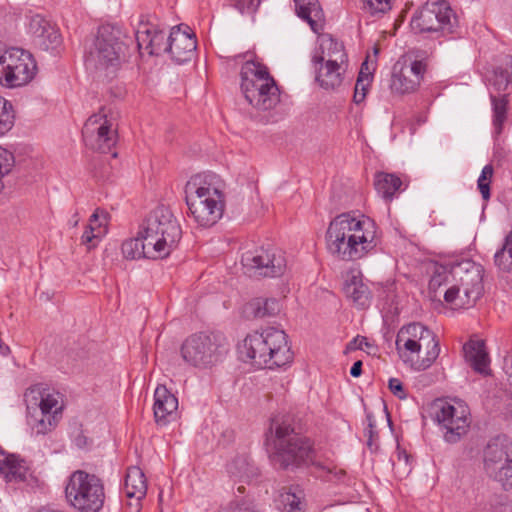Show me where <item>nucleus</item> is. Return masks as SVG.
<instances>
[{"label":"nucleus","instance_id":"nucleus-1","mask_svg":"<svg viewBox=\"0 0 512 512\" xmlns=\"http://www.w3.org/2000/svg\"><path fill=\"white\" fill-rule=\"evenodd\" d=\"M378 244L375 223L349 213L336 216L326 231V249L340 261H356L372 252Z\"/></svg>","mask_w":512,"mask_h":512},{"label":"nucleus","instance_id":"nucleus-2","mask_svg":"<svg viewBox=\"0 0 512 512\" xmlns=\"http://www.w3.org/2000/svg\"><path fill=\"white\" fill-rule=\"evenodd\" d=\"M483 267L470 259L450 260L437 265L429 282V288L436 291L443 284L447 303L456 308L473 307L483 293Z\"/></svg>","mask_w":512,"mask_h":512},{"label":"nucleus","instance_id":"nucleus-3","mask_svg":"<svg viewBox=\"0 0 512 512\" xmlns=\"http://www.w3.org/2000/svg\"><path fill=\"white\" fill-rule=\"evenodd\" d=\"M222 181L212 172L192 176L185 185V201L190 216L201 227L215 225L225 207Z\"/></svg>","mask_w":512,"mask_h":512},{"label":"nucleus","instance_id":"nucleus-4","mask_svg":"<svg viewBox=\"0 0 512 512\" xmlns=\"http://www.w3.org/2000/svg\"><path fill=\"white\" fill-rule=\"evenodd\" d=\"M241 358L258 368L281 367L291 362L293 354L283 330L268 327L246 336L239 347Z\"/></svg>","mask_w":512,"mask_h":512},{"label":"nucleus","instance_id":"nucleus-5","mask_svg":"<svg viewBox=\"0 0 512 512\" xmlns=\"http://www.w3.org/2000/svg\"><path fill=\"white\" fill-rule=\"evenodd\" d=\"M395 344L403 362L415 370L430 368L440 354V343L436 334L420 322L402 326Z\"/></svg>","mask_w":512,"mask_h":512},{"label":"nucleus","instance_id":"nucleus-6","mask_svg":"<svg viewBox=\"0 0 512 512\" xmlns=\"http://www.w3.org/2000/svg\"><path fill=\"white\" fill-rule=\"evenodd\" d=\"M148 245L153 246L152 254L168 256L182 237L181 226L172 211L160 205L152 210L139 230Z\"/></svg>","mask_w":512,"mask_h":512},{"label":"nucleus","instance_id":"nucleus-7","mask_svg":"<svg viewBox=\"0 0 512 512\" xmlns=\"http://www.w3.org/2000/svg\"><path fill=\"white\" fill-rule=\"evenodd\" d=\"M274 451L270 458L283 469L314 463V450L310 441L295 432L286 421L276 423L273 437Z\"/></svg>","mask_w":512,"mask_h":512},{"label":"nucleus","instance_id":"nucleus-8","mask_svg":"<svg viewBox=\"0 0 512 512\" xmlns=\"http://www.w3.org/2000/svg\"><path fill=\"white\" fill-rule=\"evenodd\" d=\"M228 351V340L219 332L192 334L181 346L184 361L199 369L212 368L222 362Z\"/></svg>","mask_w":512,"mask_h":512},{"label":"nucleus","instance_id":"nucleus-9","mask_svg":"<svg viewBox=\"0 0 512 512\" xmlns=\"http://www.w3.org/2000/svg\"><path fill=\"white\" fill-rule=\"evenodd\" d=\"M65 497L79 512H99L105 501L103 482L94 474L76 470L65 486Z\"/></svg>","mask_w":512,"mask_h":512},{"label":"nucleus","instance_id":"nucleus-10","mask_svg":"<svg viewBox=\"0 0 512 512\" xmlns=\"http://www.w3.org/2000/svg\"><path fill=\"white\" fill-rule=\"evenodd\" d=\"M120 34L118 28L102 25L89 51L88 64L105 77L113 76L121 65L124 44Z\"/></svg>","mask_w":512,"mask_h":512},{"label":"nucleus","instance_id":"nucleus-11","mask_svg":"<svg viewBox=\"0 0 512 512\" xmlns=\"http://www.w3.org/2000/svg\"><path fill=\"white\" fill-rule=\"evenodd\" d=\"M37 64L32 54L24 49L0 48V84L8 88L21 87L33 80Z\"/></svg>","mask_w":512,"mask_h":512},{"label":"nucleus","instance_id":"nucleus-12","mask_svg":"<svg viewBox=\"0 0 512 512\" xmlns=\"http://www.w3.org/2000/svg\"><path fill=\"white\" fill-rule=\"evenodd\" d=\"M452 18L455 16L446 1L428 0L414 13L410 26L415 33H431L439 37L453 32Z\"/></svg>","mask_w":512,"mask_h":512},{"label":"nucleus","instance_id":"nucleus-13","mask_svg":"<svg viewBox=\"0 0 512 512\" xmlns=\"http://www.w3.org/2000/svg\"><path fill=\"white\" fill-rule=\"evenodd\" d=\"M486 474L505 490L512 487V443L505 436L492 438L483 450Z\"/></svg>","mask_w":512,"mask_h":512},{"label":"nucleus","instance_id":"nucleus-14","mask_svg":"<svg viewBox=\"0 0 512 512\" xmlns=\"http://www.w3.org/2000/svg\"><path fill=\"white\" fill-rule=\"evenodd\" d=\"M434 420L439 425L445 442L454 444L467 433L469 428V409L462 402L454 403L443 399L434 401Z\"/></svg>","mask_w":512,"mask_h":512},{"label":"nucleus","instance_id":"nucleus-15","mask_svg":"<svg viewBox=\"0 0 512 512\" xmlns=\"http://www.w3.org/2000/svg\"><path fill=\"white\" fill-rule=\"evenodd\" d=\"M243 269L250 277H280L287 270L284 253L276 248H259L242 255Z\"/></svg>","mask_w":512,"mask_h":512},{"label":"nucleus","instance_id":"nucleus-16","mask_svg":"<svg viewBox=\"0 0 512 512\" xmlns=\"http://www.w3.org/2000/svg\"><path fill=\"white\" fill-rule=\"evenodd\" d=\"M427 65L423 60L399 58L393 65L389 88L392 94L403 96L416 92L424 78Z\"/></svg>","mask_w":512,"mask_h":512},{"label":"nucleus","instance_id":"nucleus-17","mask_svg":"<svg viewBox=\"0 0 512 512\" xmlns=\"http://www.w3.org/2000/svg\"><path fill=\"white\" fill-rule=\"evenodd\" d=\"M82 135L86 146L100 153H109L117 143V131L102 110L85 122Z\"/></svg>","mask_w":512,"mask_h":512},{"label":"nucleus","instance_id":"nucleus-18","mask_svg":"<svg viewBox=\"0 0 512 512\" xmlns=\"http://www.w3.org/2000/svg\"><path fill=\"white\" fill-rule=\"evenodd\" d=\"M251 70H245L244 81L241 83V91L246 101L254 108L260 111H267L274 108L280 101L279 88L274 79H259L263 82L258 88H254L250 77H255Z\"/></svg>","mask_w":512,"mask_h":512},{"label":"nucleus","instance_id":"nucleus-19","mask_svg":"<svg viewBox=\"0 0 512 512\" xmlns=\"http://www.w3.org/2000/svg\"><path fill=\"white\" fill-rule=\"evenodd\" d=\"M185 28L182 30L181 26H175L168 36V53L179 64L190 61L197 46L195 35L188 31V26Z\"/></svg>","mask_w":512,"mask_h":512},{"label":"nucleus","instance_id":"nucleus-20","mask_svg":"<svg viewBox=\"0 0 512 512\" xmlns=\"http://www.w3.org/2000/svg\"><path fill=\"white\" fill-rule=\"evenodd\" d=\"M315 80L325 90H337L343 83L346 71V62L325 60L313 63Z\"/></svg>","mask_w":512,"mask_h":512},{"label":"nucleus","instance_id":"nucleus-21","mask_svg":"<svg viewBox=\"0 0 512 512\" xmlns=\"http://www.w3.org/2000/svg\"><path fill=\"white\" fill-rule=\"evenodd\" d=\"M178 399L164 385H159L154 392V417L158 425H167L177 415Z\"/></svg>","mask_w":512,"mask_h":512},{"label":"nucleus","instance_id":"nucleus-22","mask_svg":"<svg viewBox=\"0 0 512 512\" xmlns=\"http://www.w3.org/2000/svg\"><path fill=\"white\" fill-rule=\"evenodd\" d=\"M136 41L138 48L147 51L149 55L168 53V37L163 31L150 28L138 30Z\"/></svg>","mask_w":512,"mask_h":512},{"label":"nucleus","instance_id":"nucleus-23","mask_svg":"<svg viewBox=\"0 0 512 512\" xmlns=\"http://www.w3.org/2000/svg\"><path fill=\"white\" fill-rule=\"evenodd\" d=\"M299 18L306 21L311 30L319 34L324 28V12L318 0H294Z\"/></svg>","mask_w":512,"mask_h":512},{"label":"nucleus","instance_id":"nucleus-24","mask_svg":"<svg viewBox=\"0 0 512 512\" xmlns=\"http://www.w3.org/2000/svg\"><path fill=\"white\" fill-rule=\"evenodd\" d=\"M464 356L474 371L488 375L490 359L483 340H470L463 346Z\"/></svg>","mask_w":512,"mask_h":512},{"label":"nucleus","instance_id":"nucleus-25","mask_svg":"<svg viewBox=\"0 0 512 512\" xmlns=\"http://www.w3.org/2000/svg\"><path fill=\"white\" fill-rule=\"evenodd\" d=\"M319 50L312 57V63H319L325 60L347 62V55L341 42L334 39L330 34H323L319 38Z\"/></svg>","mask_w":512,"mask_h":512},{"label":"nucleus","instance_id":"nucleus-26","mask_svg":"<svg viewBox=\"0 0 512 512\" xmlns=\"http://www.w3.org/2000/svg\"><path fill=\"white\" fill-rule=\"evenodd\" d=\"M304 492L299 487L283 488L275 502L281 512H304Z\"/></svg>","mask_w":512,"mask_h":512},{"label":"nucleus","instance_id":"nucleus-27","mask_svg":"<svg viewBox=\"0 0 512 512\" xmlns=\"http://www.w3.org/2000/svg\"><path fill=\"white\" fill-rule=\"evenodd\" d=\"M121 250L124 258L128 260L162 258L161 256H155L152 254L153 246L148 245L144 235H140L139 233L136 238L125 240L122 243Z\"/></svg>","mask_w":512,"mask_h":512},{"label":"nucleus","instance_id":"nucleus-28","mask_svg":"<svg viewBox=\"0 0 512 512\" xmlns=\"http://www.w3.org/2000/svg\"><path fill=\"white\" fill-rule=\"evenodd\" d=\"M344 293L357 307L365 308L370 303V290L358 275H352L344 284Z\"/></svg>","mask_w":512,"mask_h":512},{"label":"nucleus","instance_id":"nucleus-29","mask_svg":"<svg viewBox=\"0 0 512 512\" xmlns=\"http://www.w3.org/2000/svg\"><path fill=\"white\" fill-rule=\"evenodd\" d=\"M402 184L401 178L394 173L377 172L375 174V189L386 201H391L396 193L401 191Z\"/></svg>","mask_w":512,"mask_h":512},{"label":"nucleus","instance_id":"nucleus-30","mask_svg":"<svg viewBox=\"0 0 512 512\" xmlns=\"http://www.w3.org/2000/svg\"><path fill=\"white\" fill-rule=\"evenodd\" d=\"M124 489L128 498L141 500L147 492V483L143 471L139 467H130L125 477Z\"/></svg>","mask_w":512,"mask_h":512},{"label":"nucleus","instance_id":"nucleus-31","mask_svg":"<svg viewBox=\"0 0 512 512\" xmlns=\"http://www.w3.org/2000/svg\"><path fill=\"white\" fill-rule=\"evenodd\" d=\"M281 305L276 298L258 297L246 305V312L254 318H265L277 315Z\"/></svg>","mask_w":512,"mask_h":512},{"label":"nucleus","instance_id":"nucleus-32","mask_svg":"<svg viewBox=\"0 0 512 512\" xmlns=\"http://www.w3.org/2000/svg\"><path fill=\"white\" fill-rule=\"evenodd\" d=\"M0 473L3 474L8 481H22L26 477V468L23 462L15 455L0 451Z\"/></svg>","mask_w":512,"mask_h":512},{"label":"nucleus","instance_id":"nucleus-33","mask_svg":"<svg viewBox=\"0 0 512 512\" xmlns=\"http://www.w3.org/2000/svg\"><path fill=\"white\" fill-rule=\"evenodd\" d=\"M494 263L499 270L512 273V230L505 237L502 247L495 253Z\"/></svg>","mask_w":512,"mask_h":512},{"label":"nucleus","instance_id":"nucleus-34","mask_svg":"<svg viewBox=\"0 0 512 512\" xmlns=\"http://www.w3.org/2000/svg\"><path fill=\"white\" fill-rule=\"evenodd\" d=\"M245 70H251L250 72H253L252 74H255V77L249 76V79L251 80L254 88H258L261 84H264V81L263 82L257 81L260 78L265 79V80L266 79H274L270 75L268 68L265 65H263L260 62L254 61V60H246L245 63L242 65L241 71H240L241 83H243V81H244Z\"/></svg>","mask_w":512,"mask_h":512},{"label":"nucleus","instance_id":"nucleus-35","mask_svg":"<svg viewBox=\"0 0 512 512\" xmlns=\"http://www.w3.org/2000/svg\"><path fill=\"white\" fill-rule=\"evenodd\" d=\"M491 102L493 108V124L497 132L500 133L502 125L506 120L508 100L505 95L500 97L491 95Z\"/></svg>","mask_w":512,"mask_h":512},{"label":"nucleus","instance_id":"nucleus-36","mask_svg":"<svg viewBox=\"0 0 512 512\" xmlns=\"http://www.w3.org/2000/svg\"><path fill=\"white\" fill-rule=\"evenodd\" d=\"M59 418L57 413L48 416L38 413L34 418L35 422L31 424L32 429L37 435H45L56 427Z\"/></svg>","mask_w":512,"mask_h":512},{"label":"nucleus","instance_id":"nucleus-37","mask_svg":"<svg viewBox=\"0 0 512 512\" xmlns=\"http://www.w3.org/2000/svg\"><path fill=\"white\" fill-rule=\"evenodd\" d=\"M14 125V112L11 102L0 97V136L6 134Z\"/></svg>","mask_w":512,"mask_h":512},{"label":"nucleus","instance_id":"nucleus-38","mask_svg":"<svg viewBox=\"0 0 512 512\" xmlns=\"http://www.w3.org/2000/svg\"><path fill=\"white\" fill-rule=\"evenodd\" d=\"M394 0H362V9L374 17H380L392 8Z\"/></svg>","mask_w":512,"mask_h":512},{"label":"nucleus","instance_id":"nucleus-39","mask_svg":"<svg viewBox=\"0 0 512 512\" xmlns=\"http://www.w3.org/2000/svg\"><path fill=\"white\" fill-rule=\"evenodd\" d=\"M14 165L13 153L0 146V192L4 189L3 178L12 171Z\"/></svg>","mask_w":512,"mask_h":512},{"label":"nucleus","instance_id":"nucleus-40","mask_svg":"<svg viewBox=\"0 0 512 512\" xmlns=\"http://www.w3.org/2000/svg\"><path fill=\"white\" fill-rule=\"evenodd\" d=\"M58 399L53 394H45L42 395L40 398V401L38 404H36L39 407L40 414H46L48 415H54V413H57V416L60 415L61 407H59Z\"/></svg>","mask_w":512,"mask_h":512},{"label":"nucleus","instance_id":"nucleus-41","mask_svg":"<svg viewBox=\"0 0 512 512\" xmlns=\"http://www.w3.org/2000/svg\"><path fill=\"white\" fill-rule=\"evenodd\" d=\"M493 167L492 165H486L483 167L481 174L477 180V187L481 193V196L484 200L490 199V184L491 178L493 176Z\"/></svg>","mask_w":512,"mask_h":512},{"label":"nucleus","instance_id":"nucleus-42","mask_svg":"<svg viewBox=\"0 0 512 512\" xmlns=\"http://www.w3.org/2000/svg\"><path fill=\"white\" fill-rule=\"evenodd\" d=\"M51 26L50 22L46 20L42 15L35 14L31 15L29 18L28 29L29 32L35 37V39H39L40 36H43V33H47V28Z\"/></svg>","mask_w":512,"mask_h":512},{"label":"nucleus","instance_id":"nucleus-43","mask_svg":"<svg viewBox=\"0 0 512 512\" xmlns=\"http://www.w3.org/2000/svg\"><path fill=\"white\" fill-rule=\"evenodd\" d=\"M99 236L102 237L106 233L107 225V213L103 210L96 209L95 212L90 216L89 223L87 226H92Z\"/></svg>","mask_w":512,"mask_h":512},{"label":"nucleus","instance_id":"nucleus-44","mask_svg":"<svg viewBox=\"0 0 512 512\" xmlns=\"http://www.w3.org/2000/svg\"><path fill=\"white\" fill-rule=\"evenodd\" d=\"M38 43L46 50L49 48H54L60 44V34L51 25L49 28H47V33H43V36L39 37Z\"/></svg>","mask_w":512,"mask_h":512},{"label":"nucleus","instance_id":"nucleus-45","mask_svg":"<svg viewBox=\"0 0 512 512\" xmlns=\"http://www.w3.org/2000/svg\"><path fill=\"white\" fill-rule=\"evenodd\" d=\"M367 422L368 426L365 429V436H367V446L371 452H375L378 450L379 446L377 443L378 432L375 429V420L371 414H367Z\"/></svg>","mask_w":512,"mask_h":512},{"label":"nucleus","instance_id":"nucleus-46","mask_svg":"<svg viewBox=\"0 0 512 512\" xmlns=\"http://www.w3.org/2000/svg\"><path fill=\"white\" fill-rule=\"evenodd\" d=\"M371 84V81H368L367 78L358 77L355 84V91L353 100L356 104H359L364 101L368 88Z\"/></svg>","mask_w":512,"mask_h":512},{"label":"nucleus","instance_id":"nucleus-47","mask_svg":"<svg viewBox=\"0 0 512 512\" xmlns=\"http://www.w3.org/2000/svg\"><path fill=\"white\" fill-rule=\"evenodd\" d=\"M248 463L244 458H237L228 465V471L239 478L248 476Z\"/></svg>","mask_w":512,"mask_h":512},{"label":"nucleus","instance_id":"nucleus-48","mask_svg":"<svg viewBox=\"0 0 512 512\" xmlns=\"http://www.w3.org/2000/svg\"><path fill=\"white\" fill-rule=\"evenodd\" d=\"M101 239L99 236V232L95 231V228L92 226H86L85 231L81 236V243L86 245L88 249H91L97 245V242Z\"/></svg>","mask_w":512,"mask_h":512},{"label":"nucleus","instance_id":"nucleus-49","mask_svg":"<svg viewBox=\"0 0 512 512\" xmlns=\"http://www.w3.org/2000/svg\"><path fill=\"white\" fill-rule=\"evenodd\" d=\"M260 3L261 0H233V5L242 14L254 13Z\"/></svg>","mask_w":512,"mask_h":512},{"label":"nucleus","instance_id":"nucleus-50","mask_svg":"<svg viewBox=\"0 0 512 512\" xmlns=\"http://www.w3.org/2000/svg\"><path fill=\"white\" fill-rule=\"evenodd\" d=\"M225 512H255V509L252 502L241 500L231 503Z\"/></svg>","mask_w":512,"mask_h":512},{"label":"nucleus","instance_id":"nucleus-51","mask_svg":"<svg viewBox=\"0 0 512 512\" xmlns=\"http://www.w3.org/2000/svg\"><path fill=\"white\" fill-rule=\"evenodd\" d=\"M390 391L399 399H406L407 393L402 382L398 378H390L388 381Z\"/></svg>","mask_w":512,"mask_h":512},{"label":"nucleus","instance_id":"nucleus-52","mask_svg":"<svg viewBox=\"0 0 512 512\" xmlns=\"http://www.w3.org/2000/svg\"><path fill=\"white\" fill-rule=\"evenodd\" d=\"M369 343L366 337L357 336L348 344L347 348L350 350H362L364 347H368Z\"/></svg>","mask_w":512,"mask_h":512},{"label":"nucleus","instance_id":"nucleus-53","mask_svg":"<svg viewBox=\"0 0 512 512\" xmlns=\"http://www.w3.org/2000/svg\"><path fill=\"white\" fill-rule=\"evenodd\" d=\"M504 372L507 375L509 383L512 385V354L504 358Z\"/></svg>","mask_w":512,"mask_h":512},{"label":"nucleus","instance_id":"nucleus-54","mask_svg":"<svg viewBox=\"0 0 512 512\" xmlns=\"http://www.w3.org/2000/svg\"><path fill=\"white\" fill-rule=\"evenodd\" d=\"M74 443L78 448H84L90 443L88 437L80 431L74 438Z\"/></svg>","mask_w":512,"mask_h":512},{"label":"nucleus","instance_id":"nucleus-55","mask_svg":"<svg viewBox=\"0 0 512 512\" xmlns=\"http://www.w3.org/2000/svg\"><path fill=\"white\" fill-rule=\"evenodd\" d=\"M358 77H362L363 79L367 78L368 81H372V71L370 70L367 61L362 63Z\"/></svg>","mask_w":512,"mask_h":512},{"label":"nucleus","instance_id":"nucleus-56","mask_svg":"<svg viewBox=\"0 0 512 512\" xmlns=\"http://www.w3.org/2000/svg\"><path fill=\"white\" fill-rule=\"evenodd\" d=\"M500 78H501L500 84H503L504 88H506L508 84H512V63H511V67H510V72L504 73L503 71H501Z\"/></svg>","mask_w":512,"mask_h":512},{"label":"nucleus","instance_id":"nucleus-57","mask_svg":"<svg viewBox=\"0 0 512 512\" xmlns=\"http://www.w3.org/2000/svg\"><path fill=\"white\" fill-rule=\"evenodd\" d=\"M362 373V361H356L354 362V364L352 365L351 369H350V374L352 377H359Z\"/></svg>","mask_w":512,"mask_h":512},{"label":"nucleus","instance_id":"nucleus-58","mask_svg":"<svg viewBox=\"0 0 512 512\" xmlns=\"http://www.w3.org/2000/svg\"><path fill=\"white\" fill-rule=\"evenodd\" d=\"M401 457H402L401 454L398 453V456H397L398 461L401 460ZM396 468H397V472H399V463L397 464Z\"/></svg>","mask_w":512,"mask_h":512},{"label":"nucleus","instance_id":"nucleus-59","mask_svg":"<svg viewBox=\"0 0 512 512\" xmlns=\"http://www.w3.org/2000/svg\"><path fill=\"white\" fill-rule=\"evenodd\" d=\"M403 458H404V460H405V463H407V461H408V455H407L405 452L403 453Z\"/></svg>","mask_w":512,"mask_h":512},{"label":"nucleus","instance_id":"nucleus-60","mask_svg":"<svg viewBox=\"0 0 512 512\" xmlns=\"http://www.w3.org/2000/svg\"><path fill=\"white\" fill-rule=\"evenodd\" d=\"M244 490H245V488H244L243 486H240V487L238 488V491H239L240 493H244Z\"/></svg>","mask_w":512,"mask_h":512},{"label":"nucleus","instance_id":"nucleus-61","mask_svg":"<svg viewBox=\"0 0 512 512\" xmlns=\"http://www.w3.org/2000/svg\"><path fill=\"white\" fill-rule=\"evenodd\" d=\"M74 226L78 224V219L73 220Z\"/></svg>","mask_w":512,"mask_h":512},{"label":"nucleus","instance_id":"nucleus-62","mask_svg":"<svg viewBox=\"0 0 512 512\" xmlns=\"http://www.w3.org/2000/svg\"><path fill=\"white\" fill-rule=\"evenodd\" d=\"M31 408H32L31 405L28 404V406H27L28 411H30Z\"/></svg>","mask_w":512,"mask_h":512},{"label":"nucleus","instance_id":"nucleus-63","mask_svg":"<svg viewBox=\"0 0 512 512\" xmlns=\"http://www.w3.org/2000/svg\"><path fill=\"white\" fill-rule=\"evenodd\" d=\"M112 156H113V157H116V156H117V153H116V152H113V153H112Z\"/></svg>","mask_w":512,"mask_h":512}]
</instances>
